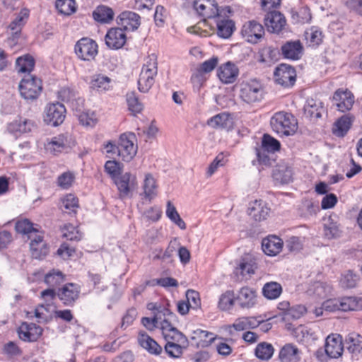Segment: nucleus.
<instances>
[{"mask_svg": "<svg viewBox=\"0 0 362 362\" xmlns=\"http://www.w3.org/2000/svg\"><path fill=\"white\" fill-rule=\"evenodd\" d=\"M270 123L274 131L286 136L293 135L297 130V120L295 117L284 111L275 113Z\"/></svg>", "mask_w": 362, "mask_h": 362, "instance_id": "obj_1", "label": "nucleus"}, {"mask_svg": "<svg viewBox=\"0 0 362 362\" xmlns=\"http://www.w3.org/2000/svg\"><path fill=\"white\" fill-rule=\"evenodd\" d=\"M263 94L262 85L256 79L243 81L240 84L239 96L243 101L247 104L260 101L263 98Z\"/></svg>", "mask_w": 362, "mask_h": 362, "instance_id": "obj_2", "label": "nucleus"}, {"mask_svg": "<svg viewBox=\"0 0 362 362\" xmlns=\"http://www.w3.org/2000/svg\"><path fill=\"white\" fill-rule=\"evenodd\" d=\"M18 88L22 98L27 100H34L42 90V81L35 76L28 74L21 81Z\"/></svg>", "mask_w": 362, "mask_h": 362, "instance_id": "obj_3", "label": "nucleus"}, {"mask_svg": "<svg viewBox=\"0 0 362 362\" xmlns=\"http://www.w3.org/2000/svg\"><path fill=\"white\" fill-rule=\"evenodd\" d=\"M74 51L80 59L91 61L98 53V46L95 40L89 37H82L76 43Z\"/></svg>", "mask_w": 362, "mask_h": 362, "instance_id": "obj_4", "label": "nucleus"}, {"mask_svg": "<svg viewBox=\"0 0 362 362\" xmlns=\"http://www.w3.org/2000/svg\"><path fill=\"white\" fill-rule=\"evenodd\" d=\"M66 108L59 102L49 104L45 110L44 121L52 127H57L63 123L66 117Z\"/></svg>", "mask_w": 362, "mask_h": 362, "instance_id": "obj_5", "label": "nucleus"}, {"mask_svg": "<svg viewBox=\"0 0 362 362\" xmlns=\"http://www.w3.org/2000/svg\"><path fill=\"white\" fill-rule=\"evenodd\" d=\"M135 139L136 136L134 133H124L119 136L118 156L123 160L129 162L135 156L137 150V147L134 144Z\"/></svg>", "mask_w": 362, "mask_h": 362, "instance_id": "obj_6", "label": "nucleus"}, {"mask_svg": "<svg viewBox=\"0 0 362 362\" xmlns=\"http://www.w3.org/2000/svg\"><path fill=\"white\" fill-rule=\"evenodd\" d=\"M275 81L284 88L292 87L296 80V72L292 66L281 64L274 71Z\"/></svg>", "mask_w": 362, "mask_h": 362, "instance_id": "obj_7", "label": "nucleus"}, {"mask_svg": "<svg viewBox=\"0 0 362 362\" xmlns=\"http://www.w3.org/2000/svg\"><path fill=\"white\" fill-rule=\"evenodd\" d=\"M241 34L250 43H257L264 35V29L262 24L255 20L244 23Z\"/></svg>", "mask_w": 362, "mask_h": 362, "instance_id": "obj_8", "label": "nucleus"}, {"mask_svg": "<svg viewBox=\"0 0 362 362\" xmlns=\"http://www.w3.org/2000/svg\"><path fill=\"white\" fill-rule=\"evenodd\" d=\"M193 7L200 16L206 18H212L221 15V11L216 0H194Z\"/></svg>", "mask_w": 362, "mask_h": 362, "instance_id": "obj_9", "label": "nucleus"}, {"mask_svg": "<svg viewBox=\"0 0 362 362\" xmlns=\"http://www.w3.org/2000/svg\"><path fill=\"white\" fill-rule=\"evenodd\" d=\"M80 286L74 283H67L57 291V297L64 305L72 307L79 298Z\"/></svg>", "mask_w": 362, "mask_h": 362, "instance_id": "obj_10", "label": "nucleus"}, {"mask_svg": "<svg viewBox=\"0 0 362 362\" xmlns=\"http://www.w3.org/2000/svg\"><path fill=\"white\" fill-rule=\"evenodd\" d=\"M264 25L269 33L279 34L286 25L285 16L277 11H269L264 17Z\"/></svg>", "mask_w": 362, "mask_h": 362, "instance_id": "obj_11", "label": "nucleus"}, {"mask_svg": "<svg viewBox=\"0 0 362 362\" xmlns=\"http://www.w3.org/2000/svg\"><path fill=\"white\" fill-rule=\"evenodd\" d=\"M126 41L127 36L122 28H111L105 36V45L110 49L122 48Z\"/></svg>", "mask_w": 362, "mask_h": 362, "instance_id": "obj_12", "label": "nucleus"}, {"mask_svg": "<svg viewBox=\"0 0 362 362\" xmlns=\"http://www.w3.org/2000/svg\"><path fill=\"white\" fill-rule=\"evenodd\" d=\"M117 23L127 31H135L141 25V17L135 12L124 11L117 17Z\"/></svg>", "mask_w": 362, "mask_h": 362, "instance_id": "obj_13", "label": "nucleus"}, {"mask_svg": "<svg viewBox=\"0 0 362 362\" xmlns=\"http://www.w3.org/2000/svg\"><path fill=\"white\" fill-rule=\"evenodd\" d=\"M344 346L352 360L358 361L362 357V336L356 332L349 333L345 338Z\"/></svg>", "mask_w": 362, "mask_h": 362, "instance_id": "obj_14", "label": "nucleus"}, {"mask_svg": "<svg viewBox=\"0 0 362 362\" xmlns=\"http://www.w3.org/2000/svg\"><path fill=\"white\" fill-rule=\"evenodd\" d=\"M342 337L338 334H332L326 338L325 349L326 354L332 358L341 356L344 350Z\"/></svg>", "mask_w": 362, "mask_h": 362, "instance_id": "obj_15", "label": "nucleus"}, {"mask_svg": "<svg viewBox=\"0 0 362 362\" xmlns=\"http://www.w3.org/2000/svg\"><path fill=\"white\" fill-rule=\"evenodd\" d=\"M282 56L288 59L298 60L303 53V46L299 40L286 41L281 47Z\"/></svg>", "mask_w": 362, "mask_h": 362, "instance_id": "obj_16", "label": "nucleus"}, {"mask_svg": "<svg viewBox=\"0 0 362 362\" xmlns=\"http://www.w3.org/2000/svg\"><path fill=\"white\" fill-rule=\"evenodd\" d=\"M42 332V328L36 324L23 322L18 329V336L25 341H36Z\"/></svg>", "mask_w": 362, "mask_h": 362, "instance_id": "obj_17", "label": "nucleus"}, {"mask_svg": "<svg viewBox=\"0 0 362 362\" xmlns=\"http://www.w3.org/2000/svg\"><path fill=\"white\" fill-rule=\"evenodd\" d=\"M354 119L355 117L350 113L342 115L333 124L332 134L339 138L344 137L351 129Z\"/></svg>", "mask_w": 362, "mask_h": 362, "instance_id": "obj_18", "label": "nucleus"}, {"mask_svg": "<svg viewBox=\"0 0 362 362\" xmlns=\"http://www.w3.org/2000/svg\"><path fill=\"white\" fill-rule=\"evenodd\" d=\"M333 100L338 110L344 112L350 110L354 103V95L349 90H337L333 95Z\"/></svg>", "mask_w": 362, "mask_h": 362, "instance_id": "obj_19", "label": "nucleus"}, {"mask_svg": "<svg viewBox=\"0 0 362 362\" xmlns=\"http://www.w3.org/2000/svg\"><path fill=\"white\" fill-rule=\"evenodd\" d=\"M239 74L238 67L230 62L219 66L217 70V76L224 83H232L235 81Z\"/></svg>", "mask_w": 362, "mask_h": 362, "instance_id": "obj_20", "label": "nucleus"}, {"mask_svg": "<svg viewBox=\"0 0 362 362\" xmlns=\"http://www.w3.org/2000/svg\"><path fill=\"white\" fill-rule=\"evenodd\" d=\"M28 16L29 13L27 9L21 10L20 13L9 24L8 28L11 30L10 39L12 41H16L19 38L21 30L25 24V20Z\"/></svg>", "mask_w": 362, "mask_h": 362, "instance_id": "obj_21", "label": "nucleus"}, {"mask_svg": "<svg viewBox=\"0 0 362 362\" xmlns=\"http://www.w3.org/2000/svg\"><path fill=\"white\" fill-rule=\"evenodd\" d=\"M270 208L262 200H255L248 209V214L257 221L265 220L269 216Z\"/></svg>", "mask_w": 362, "mask_h": 362, "instance_id": "obj_22", "label": "nucleus"}, {"mask_svg": "<svg viewBox=\"0 0 362 362\" xmlns=\"http://www.w3.org/2000/svg\"><path fill=\"white\" fill-rule=\"evenodd\" d=\"M300 351L293 344H286L279 353L280 362H299L300 360Z\"/></svg>", "mask_w": 362, "mask_h": 362, "instance_id": "obj_23", "label": "nucleus"}, {"mask_svg": "<svg viewBox=\"0 0 362 362\" xmlns=\"http://www.w3.org/2000/svg\"><path fill=\"white\" fill-rule=\"evenodd\" d=\"M283 244L281 238L276 235H270L263 239L262 247L267 255L275 256L281 251Z\"/></svg>", "mask_w": 362, "mask_h": 362, "instance_id": "obj_24", "label": "nucleus"}, {"mask_svg": "<svg viewBox=\"0 0 362 362\" xmlns=\"http://www.w3.org/2000/svg\"><path fill=\"white\" fill-rule=\"evenodd\" d=\"M207 124L213 128H221L228 130L233 127V121L228 113L221 112L209 119Z\"/></svg>", "mask_w": 362, "mask_h": 362, "instance_id": "obj_25", "label": "nucleus"}, {"mask_svg": "<svg viewBox=\"0 0 362 362\" xmlns=\"http://www.w3.org/2000/svg\"><path fill=\"white\" fill-rule=\"evenodd\" d=\"M256 292L249 287L242 288L235 298L241 308H251L255 304Z\"/></svg>", "mask_w": 362, "mask_h": 362, "instance_id": "obj_26", "label": "nucleus"}, {"mask_svg": "<svg viewBox=\"0 0 362 362\" xmlns=\"http://www.w3.org/2000/svg\"><path fill=\"white\" fill-rule=\"evenodd\" d=\"M218 59L217 57H213L211 59L204 62L197 69V73L192 76L191 80L193 83L197 82L201 85L202 74L212 71L218 64Z\"/></svg>", "mask_w": 362, "mask_h": 362, "instance_id": "obj_27", "label": "nucleus"}, {"mask_svg": "<svg viewBox=\"0 0 362 362\" xmlns=\"http://www.w3.org/2000/svg\"><path fill=\"white\" fill-rule=\"evenodd\" d=\"M139 344L150 354L158 355L162 352V347L145 332H140L138 338Z\"/></svg>", "mask_w": 362, "mask_h": 362, "instance_id": "obj_28", "label": "nucleus"}, {"mask_svg": "<svg viewBox=\"0 0 362 362\" xmlns=\"http://www.w3.org/2000/svg\"><path fill=\"white\" fill-rule=\"evenodd\" d=\"M272 176L279 183L288 184L292 181V169L286 165H277L273 170Z\"/></svg>", "mask_w": 362, "mask_h": 362, "instance_id": "obj_29", "label": "nucleus"}, {"mask_svg": "<svg viewBox=\"0 0 362 362\" xmlns=\"http://www.w3.org/2000/svg\"><path fill=\"white\" fill-rule=\"evenodd\" d=\"M131 173H125L113 180L119 192V197L121 198L127 197L129 194L132 185V183H131Z\"/></svg>", "mask_w": 362, "mask_h": 362, "instance_id": "obj_30", "label": "nucleus"}, {"mask_svg": "<svg viewBox=\"0 0 362 362\" xmlns=\"http://www.w3.org/2000/svg\"><path fill=\"white\" fill-rule=\"evenodd\" d=\"M339 310L346 312L362 309V298L356 296L343 297L339 299Z\"/></svg>", "mask_w": 362, "mask_h": 362, "instance_id": "obj_31", "label": "nucleus"}, {"mask_svg": "<svg viewBox=\"0 0 362 362\" xmlns=\"http://www.w3.org/2000/svg\"><path fill=\"white\" fill-rule=\"evenodd\" d=\"M35 64V59L29 54L18 57L16 62V66L18 71L21 73H28V74L33 70Z\"/></svg>", "mask_w": 362, "mask_h": 362, "instance_id": "obj_32", "label": "nucleus"}, {"mask_svg": "<svg viewBox=\"0 0 362 362\" xmlns=\"http://www.w3.org/2000/svg\"><path fill=\"white\" fill-rule=\"evenodd\" d=\"M93 18L101 23H107L113 19L114 12L107 6H98L93 12Z\"/></svg>", "mask_w": 362, "mask_h": 362, "instance_id": "obj_33", "label": "nucleus"}, {"mask_svg": "<svg viewBox=\"0 0 362 362\" xmlns=\"http://www.w3.org/2000/svg\"><path fill=\"white\" fill-rule=\"evenodd\" d=\"M65 281L64 274L58 269H52L45 274L44 281L49 286L56 288L63 284Z\"/></svg>", "mask_w": 362, "mask_h": 362, "instance_id": "obj_34", "label": "nucleus"}, {"mask_svg": "<svg viewBox=\"0 0 362 362\" xmlns=\"http://www.w3.org/2000/svg\"><path fill=\"white\" fill-rule=\"evenodd\" d=\"M193 334L194 335L191 337L192 340L199 339L197 346H208L215 340V337H213V333L200 329L194 330Z\"/></svg>", "mask_w": 362, "mask_h": 362, "instance_id": "obj_35", "label": "nucleus"}, {"mask_svg": "<svg viewBox=\"0 0 362 362\" xmlns=\"http://www.w3.org/2000/svg\"><path fill=\"white\" fill-rule=\"evenodd\" d=\"M216 25L218 35L225 39L230 37L235 30V23L232 20L218 21Z\"/></svg>", "mask_w": 362, "mask_h": 362, "instance_id": "obj_36", "label": "nucleus"}, {"mask_svg": "<svg viewBox=\"0 0 362 362\" xmlns=\"http://www.w3.org/2000/svg\"><path fill=\"white\" fill-rule=\"evenodd\" d=\"M274 349L273 346L267 342H261L255 349V356L263 361L269 360L274 354Z\"/></svg>", "mask_w": 362, "mask_h": 362, "instance_id": "obj_37", "label": "nucleus"}, {"mask_svg": "<svg viewBox=\"0 0 362 362\" xmlns=\"http://www.w3.org/2000/svg\"><path fill=\"white\" fill-rule=\"evenodd\" d=\"M51 146L50 149L54 154L61 153L63 150L69 147L68 136L66 134H59L52 139L49 143Z\"/></svg>", "mask_w": 362, "mask_h": 362, "instance_id": "obj_38", "label": "nucleus"}, {"mask_svg": "<svg viewBox=\"0 0 362 362\" xmlns=\"http://www.w3.org/2000/svg\"><path fill=\"white\" fill-rule=\"evenodd\" d=\"M282 292V287L280 284L271 281L264 284L262 288V293L267 299H276Z\"/></svg>", "mask_w": 362, "mask_h": 362, "instance_id": "obj_39", "label": "nucleus"}, {"mask_svg": "<svg viewBox=\"0 0 362 362\" xmlns=\"http://www.w3.org/2000/svg\"><path fill=\"white\" fill-rule=\"evenodd\" d=\"M156 74H150L146 71H141L138 80L139 90L142 93H147L154 83Z\"/></svg>", "mask_w": 362, "mask_h": 362, "instance_id": "obj_40", "label": "nucleus"}, {"mask_svg": "<svg viewBox=\"0 0 362 362\" xmlns=\"http://www.w3.org/2000/svg\"><path fill=\"white\" fill-rule=\"evenodd\" d=\"M291 18L295 23H309L312 18L310 9L306 6L300 8L298 11L291 10Z\"/></svg>", "mask_w": 362, "mask_h": 362, "instance_id": "obj_41", "label": "nucleus"}, {"mask_svg": "<svg viewBox=\"0 0 362 362\" xmlns=\"http://www.w3.org/2000/svg\"><path fill=\"white\" fill-rule=\"evenodd\" d=\"M281 148L280 142L268 134H264L262 139L261 149L266 151L267 153H274Z\"/></svg>", "mask_w": 362, "mask_h": 362, "instance_id": "obj_42", "label": "nucleus"}, {"mask_svg": "<svg viewBox=\"0 0 362 362\" xmlns=\"http://www.w3.org/2000/svg\"><path fill=\"white\" fill-rule=\"evenodd\" d=\"M321 103H317L315 100H308L306 105L304 106V112L310 118H320L322 116V106Z\"/></svg>", "mask_w": 362, "mask_h": 362, "instance_id": "obj_43", "label": "nucleus"}, {"mask_svg": "<svg viewBox=\"0 0 362 362\" xmlns=\"http://www.w3.org/2000/svg\"><path fill=\"white\" fill-rule=\"evenodd\" d=\"M55 7L59 13L69 16L76 11L75 0H56Z\"/></svg>", "mask_w": 362, "mask_h": 362, "instance_id": "obj_44", "label": "nucleus"}, {"mask_svg": "<svg viewBox=\"0 0 362 362\" xmlns=\"http://www.w3.org/2000/svg\"><path fill=\"white\" fill-rule=\"evenodd\" d=\"M324 223V233L326 238L328 239L336 238L339 236L340 230L339 226L334 220L329 216L327 220H325Z\"/></svg>", "mask_w": 362, "mask_h": 362, "instance_id": "obj_45", "label": "nucleus"}, {"mask_svg": "<svg viewBox=\"0 0 362 362\" xmlns=\"http://www.w3.org/2000/svg\"><path fill=\"white\" fill-rule=\"evenodd\" d=\"M143 188L145 198L148 199L149 201L156 196V180L151 175L148 174L146 175Z\"/></svg>", "mask_w": 362, "mask_h": 362, "instance_id": "obj_46", "label": "nucleus"}, {"mask_svg": "<svg viewBox=\"0 0 362 362\" xmlns=\"http://www.w3.org/2000/svg\"><path fill=\"white\" fill-rule=\"evenodd\" d=\"M111 79L101 74L95 75L90 81V87L98 91L107 90L110 88Z\"/></svg>", "mask_w": 362, "mask_h": 362, "instance_id": "obj_47", "label": "nucleus"}, {"mask_svg": "<svg viewBox=\"0 0 362 362\" xmlns=\"http://www.w3.org/2000/svg\"><path fill=\"white\" fill-rule=\"evenodd\" d=\"M187 347L184 344L168 341L164 349L169 357L177 358L182 355L184 349Z\"/></svg>", "mask_w": 362, "mask_h": 362, "instance_id": "obj_48", "label": "nucleus"}, {"mask_svg": "<svg viewBox=\"0 0 362 362\" xmlns=\"http://www.w3.org/2000/svg\"><path fill=\"white\" fill-rule=\"evenodd\" d=\"M359 279L360 277L357 274L349 270L342 275L340 282L342 287L352 288L356 286Z\"/></svg>", "mask_w": 362, "mask_h": 362, "instance_id": "obj_49", "label": "nucleus"}, {"mask_svg": "<svg viewBox=\"0 0 362 362\" xmlns=\"http://www.w3.org/2000/svg\"><path fill=\"white\" fill-rule=\"evenodd\" d=\"M235 298L233 291H227L221 296L218 301V308L221 310H230L234 305V301L236 300Z\"/></svg>", "mask_w": 362, "mask_h": 362, "instance_id": "obj_50", "label": "nucleus"}, {"mask_svg": "<svg viewBox=\"0 0 362 362\" xmlns=\"http://www.w3.org/2000/svg\"><path fill=\"white\" fill-rule=\"evenodd\" d=\"M164 337L167 341L170 339L174 342L184 344L185 346H188L189 345L187 337L176 327L171 329V332L168 334H165Z\"/></svg>", "mask_w": 362, "mask_h": 362, "instance_id": "obj_51", "label": "nucleus"}, {"mask_svg": "<svg viewBox=\"0 0 362 362\" xmlns=\"http://www.w3.org/2000/svg\"><path fill=\"white\" fill-rule=\"evenodd\" d=\"M105 171L110 175L112 180L122 173L121 163L115 160H107L105 164Z\"/></svg>", "mask_w": 362, "mask_h": 362, "instance_id": "obj_52", "label": "nucleus"}, {"mask_svg": "<svg viewBox=\"0 0 362 362\" xmlns=\"http://www.w3.org/2000/svg\"><path fill=\"white\" fill-rule=\"evenodd\" d=\"M80 124L86 127H94L97 123V118L93 112H81L77 115Z\"/></svg>", "mask_w": 362, "mask_h": 362, "instance_id": "obj_53", "label": "nucleus"}, {"mask_svg": "<svg viewBox=\"0 0 362 362\" xmlns=\"http://www.w3.org/2000/svg\"><path fill=\"white\" fill-rule=\"evenodd\" d=\"M15 229L17 233L25 235L37 232V230L33 227V223L28 219L18 221L16 223Z\"/></svg>", "mask_w": 362, "mask_h": 362, "instance_id": "obj_54", "label": "nucleus"}, {"mask_svg": "<svg viewBox=\"0 0 362 362\" xmlns=\"http://www.w3.org/2000/svg\"><path fill=\"white\" fill-rule=\"evenodd\" d=\"M129 110L134 113H139L143 110V104L139 100L134 93L127 95Z\"/></svg>", "mask_w": 362, "mask_h": 362, "instance_id": "obj_55", "label": "nucleus"}, {"mask_svg": "<svg viewBox=\"0 0 362 362\" xmlns=\"http://www.w3.org/2000/svg\"><path fill=\"white\" fill-rule=\"evenodd\" d=\"M62 204L65 209L69 211V214L76 213V209L78 208V200L74 194H69L62 199Z\"/></svg>", "mask_w": 362, "mask_h": 362, "instance_id": "obj_56", "label": "nucleus"}, {"mask_svg": "<svg viewBox=\"0 0 362 362\" xmlns=\"http://www.w3.org/2000/svg\"><path fill=\"white\" fill-rule=\"evenodd\" d=\"M157 57L155 54L149 55L144 64L141 71L150 73V74H157L158 71Z\"/></svg>", "mask_w": 362, "mask_h": 362, "instance_id": "obj_57", "label": "nucleus"}, {"mask_svg": "<svg viewBox=\"0 0 362 362\" xmlns=\"http://www.w3.org/2000/svg\"><path fill=\"white\" fill-rule=\"evenodd\" d=\"M187 302L190 304L191 308L197 309L201 306V299L199 292L189 289L186 292Z\"/></svg>", "mask_w": 362, "mask_h": 362, "instance_id": "obj_58", "label": "nucleus"}, {"mask_svg": "<svg viewBox=\"0 0 362 362\" xmlns=\"http://www.w3.org/2000/svg\"><path fill=\"white\" fill-rule=\"evenodd\" d=\"M3 353L8 358H13L21 355L22 351L15 342L9 341L4 344Z\"/></svg>", "mask_w": 362, "mask_h": 362, "instance_id": "obj_59", "label": "nucleus"}, {"mask_svg": "<svg viewBox=\"0 0 362 362\" xmlns=\"http://www.w3.org/2000/svg\"><path fill=\"white\" fill-rule=\"evenodd\" d=\"M226 163V160H224V156L223 153H219L211 163L209 166L208 167L206 171L207 177H211L220 166H223Z\"/></svg>", "mask_w": 362, "mask_h": 362, "instance_id": "obj_60", "label": "nucleus"}, {"mask_svg": "<svg viewBox=\"0 0 362 362\" xmlns=\"http://www.w3.org/2000/svg\"><path fill=\"white\" fill-rule=\"evenodd\" d=\"M307 312V309L304 305H297L293 307L285 313L286 316L288 319H299L301 316L305 314Z\"/></svg>", "mask_w": 362, "mask_h": 362, "instance_id": "obj_61", "label": "nucleus"}, {"mask_svg": "<svg viewBox=\"0 0 362 362\" xmlns=\"http://www.w3.org/2000/svg\"><path fill=\"white\" fill-rule=\"evenodd\" d=\"M63 237L71 241H79L81 239V234L70 225L64 227Z\"/></svg>", "mask_w": 362, "mask_h": 362, "instance_id": "obj_62", "label": "nucleus"}, {"mask_svg": "<svg viewBox=\"0 0 362 362\" xmlns=\"http://www.w3.org/2000/svg\"><path fill=\"white\" fill-rule=\"evenodd\" d=\"M30 248L32 257L35 259H40L42 257H45L48 252V247L46 245H42L40 243H37L34 247H32V241L30 243Z\"/></svg>", "mask_w": 362, "mask_h": 362, "instance_id": "obj_63", "label": "nucleus"}, {"mask_svg": "<svg viewBox=\"0 0 362 362\" xmlns=\"http://www.w3.org/2000/svg\"><path fill=\"white\" fill-rule=\"evenodd\" d=\"M162 317L160 315H154L153 317H144L141 318V324L150 331H153L156 327H158V323Z\"/></svg>", "mask_w": 362, "mask_h": 362, "instance_id": "obj_64", "label": "nucleus"}]
</instances>
